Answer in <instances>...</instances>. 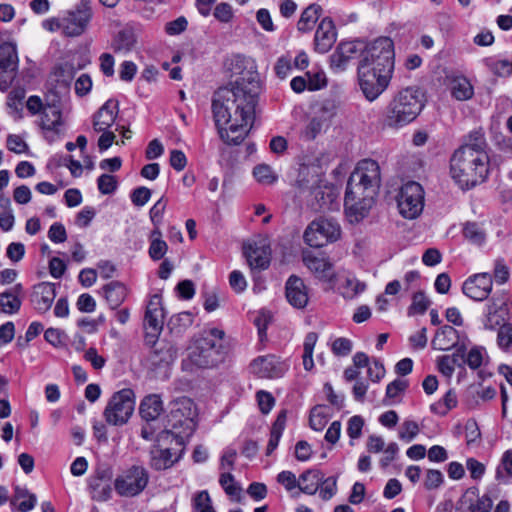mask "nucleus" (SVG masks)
<instances>
[{
  "label": "nucleus",
  "instance_id": "1",
  "mask_svg": "<svg viewBox=\"0 0 512 512\" xmlns=\"http://www.w3.org/2000/svg\"><path fill=\"white\" fill-rule=\"evenodd\" d=\"M258 92L257 73L248 71L214 93L213 117L223 141L238 145L244 140L254 120Z\"/></svg>",
  "mask_w": 512,
  "mask_h": 512
},
{
  "label": "nucleus",
  "instance_id": "2",
  "mask_svg": "<svg viewBox=\"0 0 512 512\" xmlns=\"http://www.w3.org/2000/svg\"><path fill=\"white\" fill-rule=\"evenodd\" d=\"M394 56L393 41L379 37L358 62V82L368 101H374L387 89L394 70Z\"/></svg>",
  "mask_w": 512,
  "mask_h": 512
},
{
  "label": "nucleus",
  "instance_id": "3",
  "mask_svg": "<svg viewBox=\"0 0 512 512\" xmlns=\"http://www.w3.org/2000/svg\"><path fill=\"white\" fill-rule=\"evenodd\" d=\"M483 135H469L467 143L454 152L450 160L452 178L462 189H470L484 182L489 173V157Z\"/></svg>",
  "mask_w": 512,
  "mask_h": 512
},
{
  "label": "nucleus",
  "instance_id": "4",
  "mask_svg": "<svg viewBox=\"0 0 512 512\" xmlns=\"http://www.w3.org/2000/svg\"><path fill=\"white\" fill-rule=\"evenodd\" d=\"M425 105L424 93L418 87L400 90L388 104L384 122L390 128H401L420 114Z\"/></svg>",
  "mask_w": 512,
  "mask_h": 512
},
{
  "label": "nucleus",
  "instance_id": "5",
  "mask_svg": "<svg viewBox=\"0 0 512 512\" xmlns=\"http://www.w3.org/2000/svg\"><path fill=\"white\" fill-rule=\"evenodd\" d=\"M225 332L212 328L206 336L197 338L188 348L187 360L184 365L192 369H210L217 367L224 361L225 353L222 340Z\"/></svg>",
  "mask_w": 512,
  "mask_h": 512
},
{
  "label": "nucleus",
  "instance_id": "6",
  "mask_svg": "<svg viewBox=\"0 0 512 512\" xmlns=\"http://www.w3.org/2000/svg\"><path fill=\"white\" fill-rule=\"evenodd\" d=\"M135 408V395L131 389H122L113 394L104 409L106 422L113 426H121L128 422Z\"/></svg>",
  "mask_w": 512,
  "mask_h": 512
},
{
  "label": "nucleus",
  "instance_id": "7",
  "mask_svg": "<svg viewBox=\"0 0 512 512\" xmlns=\"http://www.w3.org/2000/svg\"><path fill=\"white\" fill-rule=\"evenodd\" d=\"M191 405L192 402L189 399L178 400L174 403L168 415L167 427L170 429L167 430V432L181 440L190 437L196 427L193 417L191 416Z\"/></svg>",
  "mask_w": 512,
  "mask_h": 512
},
{
  "label": "nucleus",
  "instance_id": "8",
  "mask_svg": "<svg viewBox=\"0 0 512 512\" xmlns=\"http://www.w3.org/2000/svg\"><path fill=\"white\" fill-rule=\"evenodd\" d=\"M399 213L406 219H416L423 211L424 191L417 182L404 184L397 197Z\"/></svg>",
  "mask_w": 512,
  "mask_h": 512
},
{
  "label": "nucleus",
  "instance_id": "9",
  "mask_svg": "<svg viewBox=\"0 0 512 512\" xmlns=\"http://www.w3.org/2000/svg\"><path fill=\"white\" fill-rule=\"evenodd\" d=\"M148 482V471L142 466H132L116 477L114 487L120 496L134 497L146 488Z\"/></svg>",
  "mask_w": 512,
  "mask_h": 512
},
{
  "label": "nucleus",
  "instance_id": "10",
  "mask_svg": "<svg viewBox=\"0 0 512 512\" xmlns=\"http://www.w3.org/2000/svg\"><path fill=\"white\" fill-rule=\"evenodd\" d=\"M375 44V40L365 43L360 40L342 41L330 56V67L334 72L346 70L350 60L365 57L366 52Z\"/></svg>",
  "mask_w": 512,
  "mask_h": 512
},
{
  "label": "nucleus",
  "instance_id": "11",
  "mask_svg": "<svg viewBox=\"0 0 512 512\" xmlns=\"http://www.w3.org/2000/svg\"><path fill=\"white\" fill-rule=\"evenodd\" d=\"M341 234L339 224L326 218L312 221L304 232V241L311 247H322L328 242L336 241Z\"/></svg>",
  "mask_w": 512,
  "mask_h": 512
},
{
  "label": "nucleus",
  "instance_id": "12",
  "mask_svg": "<svg viewBox=\"0 0 512 512\" xmlns=\"http://www.w3.org/2000/svg\"><path fill=\"white\" fill-rule=\"evenodd\" d=\"M164 324V310L162 298L155 294L150 297L144 316L145 343L155 344L162 332Z\"/></svg>",
  "mask_w": 512,
  "mask_h": 512
},
{
  "label": "nucleus",
  "instance_id": "13",
  "mask_svg": "<svg viewBox=\"0 0 512 512\" xmlns=\"http://www.w3.org/2000/svg\"><path fill=\"white\" fill-rule=\"evenodd\" d=\"M91 17L89 1L82 0L75 10L67 13L61 23H56V27L61 28L67 36H79L85 31Z\"/></svg>",
  "mask_w": 512,
  "mask_h": 512
},
{
  "label": "nucleus",
  "instance_id": "14",
  "mask_svg": "<svg viewBox=\"0 0 512 512\" xmlns=\"http://www.w3.org/2000/svg\"><path fill=\"white\" fill-rule=\"evenodd\" d=\"M348 182L359 186L371 188L379 192L381 185V172L379 164L372 159H363L357 163Z\"/></svg>",
  "mask_w": 512,
  "mask_h": 512
},
{
  "label": "nucleus",
  "instance_id": "15",
  "mask_svg": "<svg viewBox=\"0 0 512 512\" xmlns=\"http://www.w3.org/2000/svg\"><path fill=\"white\" fill-rule=\"evenodd\" d=\"M304 265L320 281L332 282L335 279V270L333 264L322 253H314L305 250L302 253Z\"/></svg>",
  "mask_w": 512,
  "mask_h": 512
},
{
  "label": "nucleus",
  "instance_id": "16",
  "mask_svg": "<svg viewBox=\"0 0 512 512\" xmlns=\"http://www.w3.org/2000/svg\"><path fill=\"white\" fill-rule=\"evenodd\" d=\"M254 374L261 378H279L282 377L288 369L285 362L272 354L259 356L250 364Z\"/></svg>",
  "mask_w": 512,
  "mask_h": 512
},
{
  "label": "nucleus",
  "instance_id": "17",
  "mask_svg": "<svg viewBox=\"0 0 512 512\" xmlns=\"http://www.w3.org/2000/svg\"><path fill=\"white\" fill-rule=\"evenodd\" d=\"M112 470L109 467L98 468L89 478L88 488L91 498L96 501H107L112 495Z\"/></svg>",
  "mask_w": 512,
  "mask_h": 512
},
{
  "label": "nucleus",
  "instance_id": "18",
  "mask_svg": "<svg viewBox=\"0 0 512 512\" xmlns=\"http://www.w3.org/2000/svg\"><path fill=\"white\" fill-rule=\"evenodd\" d=\"M18 63L16 43L7 38V41L2 42V91L15 80Z\"/></svg>",
  "mask_w": 512,
  "mask_h": 512
},
{
  "label": "nucleus",
  "instance_id": "19",
  "mask_svg": "<svg viewBox=\"0 0 512 512\" xmlns=\"http://www.w3.org/2000/svg\"><path fill=\"white\" fill-rule=\"evenodd\" d=\"M492 278L488 273H479L469 277L463 284V293L475 300L483 301L488 297L492 290Z\"/></svg>",
  "mask_w": 512,
  "mask_h": 512
},
{
  "label": "nucleus",
  "instance_id": "20",
  "mask_svg": "<svg viewBox=\"0 0 512 512\" xmlns=\"http://www.w3.org/2000/svg\"><path fill=\"white\" fill-rule=\"evenodd\" d=\"M509 314L508 298L504 295L494 297L487 307V314L483 322L484 327L489 330L507 325L506 319Z\"/></svg>",
  "mask_w": 512,
  "mask_h": 512
},
{
  "label": "nucleus",
  "instance_id": "21",
  "mask_svg": "<svg viewBox=\"0 0 512 512\" xmlns=\"http://www.w3.org/2000/svg\"><path fill=\"white\" fill-rule=\"evenodd\" d=\"M152 347L148 362L151 369L168 367L176 359V348L167 341L156 340L155 344H148Z\"/></svg>",
  "mask_w": 512,
  "mask_h": 512
},
{
  "label": "nucleus",
  "instance_id": "22",
  "mask_svg": "<svg viewBox=\"0 0 512 512\" xmlns=\"http://www.w3.org/2000/svg\"><path fill=\"white\" fill-rule=\"evenodd\" d=\"M337 39V31L334 22L330 18H324L319 23L314 37L315 50L319 53H327Z\"/></svg>",
  "mask_w": 512,
  "mask_h": 512
},
{
  "label": "nucleus",
  "instance_id": "23",
  "mask_svg": "<svg viewBox=\"0 0 512 512\" xmlns=\"http://www.w3.org/2000/svg\"><path fill=\"white\" fill-rule=\"evenodd\" d=\"M285 288L286 298L290 305L297 309L306 307L309 301L308 288L300 277L296 275L290 276Z\"/></svg>",
  "mask_w": 512,
  "mask_h": 512
},
{
  "label": "nucleus",
  "instance_id": "24",
  "mask_svg": "<svg viewBox=\"0 0 512 512\" xmlns=\"http://www.w3.org/2000/svg\"><path fill=\"white\" fill-rule=\"evenodd\" d=\"M55 297V285L48 282H41L34 286L31 302L38 312L45 313L51 308Z\"/></svg>",
  "mask_w": 512,
  "mask_h": 512
},
{
  "label": "nucleus",
  "instance_id": "25",
  "mask_svg": "<svg viewBox=\"0 0 512 512\" xmlns=\"http://www.w3.org/2000/svg\"><path fill=\"white\" fill-rule=\"evenodd\" d=\"M375 201H366L361 198H353L351 196L344 197V210L345 215L350 223H359L363 219H365L372 207L374 206Z\"/></svg>",
  "mask_w": 512,
  "mask_h": 512
},
{
  "label": "nucleus",
  "instance_id": "26",
  "mask_svg": "<svg viewBox=\"0 0 512 512\" xmlns=\"http://www.w3.org/2000/svg\"><path fill=\"white\" fill-rule=\"evenodd\" d=\"M118 114V102L106 101L93 117V130L97 133L109 130Z\"/></svg>",
  "mask_w": 512,
  "mask_h": 512
},
{
  "label": "nucleus",
  "instance_id": "27",
  "mask_svg": "<svg viewBox=\"0 0 512 512\" xmlns=\"http://www.w3.org/2000/svg\"><path fill=\"white\" fill-rule=\"evenodd\" d=\"M311 194L314 197L315 202L312 201L311 206L315 210H332L334 204L338 198V193L332 186H320L316 185L312 190Z\"/></svg>",
  "mask_w": 512,
  "mask_h": 512
},
{
  "label": "nucleus",
  "instance_id": "28",
  "mask_svg": "<svg viewBox=\"0 0 512 512\" xmlns=\"http://www.w3.org/2000/svg\"><path fill=\"white\" fill-rule=\"evenodd\" d=\"M244 254L251 269H266L269 266L270 249L265 245H247Z\"/></svg>",
  "mask_w": 512,
  "mask_h": 512
},
{
  "label": "nucleus",
  "instance_id": "29",
  "mask_svg": "<svg viewBox=\"0 0 512 512\" xmlns=\"http://www.w3.org/2000/svg\"><path fill=\"white\" fill-rule=\"evenodd\" d=\"M458 331L449 325H444L435 333L431 345L434 349L447 351L457 346Z\"/></svg>",
  "mask_w": 512,
  "mask_h": 512
},
{
  "label": "nucleus",
  "instance_id": "30",
  "mask_svg": "<svg viewBox=\"0 0 512 512\" xmlns=\"http://www.w3.org/2000/svg\"><path fill=\"white\" fill-rule=\"evenodd\" d=\"M23 296L24 288L20 283L2 291V313L14 314L18 312L22 304Z\"/></svg>",
  "mask_w": 512,
  "mask_h": 512
},
{
  "label": "nucleus",
  "instance_id": "31",
  "mask_svg": "<svg viewBox=\"0 0 512 512\" xmlns=\"http://www.w3.org/2000/svg\"><path fill=\"white\" fill-rule=\"evenodd\" d=\"M449 79V89L453 98L458 101H466L474 95V89L470 81L464 76H453Z\"/></svg>",
  "mask_w": 512,
  "mask_h": 512
},
{
  "label": "nucleus",
  "instance_id": "32",
  "mask_svg": "<svg viewBox=\"0 0 512 512\" xmlns=\"http://www.w3.org/2000/svg\"><path fill=\"white\" fill-rule=\"evenodd\" d=\"M163 411V403L159 395L146 396L139 407L141 417L149 422L156 420Z\"/></svg>",
  "mask_w": 512,
  "mask_h": 512
},
{
  "label": "nucleus",
  "instance_id": "33",
  "mask_svg": "<svg viewBox=\"0 0 512 512\" xmlns=\"http://www.w3.org/2000/svg\"><path fill=\"white\" fill-rule=\"evenodd\" d=\"M323 480V473L317 469H309L299 476V489L301 492L314 495Z\"/></svg>",
  "mask_w": 512,
  "mask_h": 512
},
{
  "label": "nucleus",
  "instance_id": "34",
  "mask_svg": "<svg viewBox=\"0 0 512 512\" xmlns=\"http://www.w3.org/2000/svg\"><path fill=\"white\" fill-rule=\"evenodd\" d=\"M103 293L110 307L115 309L125 300L127 289L123 283L112 281L103 287Z\"/></svg>",
  "mask_w": 512,
  "mask_h": 512
},
{
  "label": "nucleus",
  "instance_id": "35",
  "mask_svg": "<svg viewBox=\"0 0 512 512\" xmlns=\"http://www.w3.org/2000/svg\"><path fill=\"white\" fill-rule=\"evenodd\" d=\"M464 358V347H458L456 353L452 355L440 356L437 360L439 371L446 377H451L455 371L456 366L461 365V360Z\"/></svg>",
  "mask_w": 512,
  "mask_h": 512
},
{
  "label": "nucleus",
  "instance_id": "36",
  "mask_svg": "<svg viewBox=\"0 0 512 512\" xmlns=\"http://www.w3.org/2000/svg\"><path fill=\"white\" fill-rule=\"evenodd\" d=\"M61 125V108L58 104H46L41 113V126L46 130H56Z\"/></svg>",
  "mask_w": 512,
  "mask_h": 512
},
{
  "label": "nucleus",
  "instance_id": "37",
  "mask_svg": "<svg viewBox=\"0 0 512 512\" xmlns=\"http://www.w3.org/2000/svg\"><path fill=\"white\" fill-rule=\"evenodd\" d=\"M322 8L318 4L309 5L301 14L297 23V28L301 32H307L312 29V26L317 22Z\"/></svg>",
  "mask_w": 512,
  "mask_h": 512
},
{
  "label": "nucleus",
  "instance_id": "38",
  "mask_svg": "<svg viewBox=\"0 0 512 512\" xmlns=\"http://www.w3.org/2000/svg\"><path fill=\"white\" fill-rule=\"evenodd\" d=\"M151 454V466L156 470L168 469L178 460V458H173L170 449H155Z\"/></svg>",
  "mask_w": 512,
  "mask_h": 512
},
{
  "label": "nucleus",
  "instance_id": "39",
  "mask_svg": "<svg viewBox=\"0 0 512 512\" xmlns=\"http://www.w3.org/2000/svg\"><path fill=\"white\" fill-rule=\"evenodd\" d=\"M25 98V89L23 87H15L7 97V109L15 118L20 117L23 110V100Z\"/></svg>",
  "mask_w": 512,
  "mask_h": 512
},
{
  "label": "nucleus",
  "instance_id": "40",
  "mask_svg": "<svg viewBox=\"0 0 512 512\" xmlns=\"http://www.w3.org/2000/svg\"><path fill=\"white\" fill-rule=\"evenodd\" d=\"M252 174L256 181L261 185H273L278 180V174L271 166L265 163L256 165L253 168Z\"/></svg>",
  "mask_w": 512,
  "mask_h": 512
},
{
  "label": "nucleus",
  "instance_id": "41",
  "mask_svg": "<svg viewBox=\"0 0 512 512\" xmlns=\"http://www.w3.org/2000/svg\"><path fill=\"white\" fill-rule=\"evenodd\" d=\"M378 195V191L371 188L359 186L356 183L347 182L345 196H351L355 198H361L366 201H375Z\"/></svg>",
  "mask_w": 512,
  "mask_h": 512
},
{
  "label": "nucleus",
  "instance_id": "42",
  "mask_svg": "<svg viewBox=\"0 0 512 512\" xmlns=\"http://www.w3.org/2000/svg\"><path fill=\"white\" fill-rule=\"evenodd\" d=\"M319 182V177L315 173H311L310 168L301 166L298 172L296 184L301 190L311 191Z\"/></svg>",
  "mask_w": 512,
  "mask_h": 512
},
{
  "label": "nucleus",
  "instance_id": "43",
  "mask_svg": "<svg viewBox=\"0 0 512 512\" xmlns=\"http://www.w3.org/2000/svg\"><path fill=\"white\" fill-rule=\"evenodd\" d=\"M478 488L470 487L461 496L457 503L459 512H474V504L478 501Z\"/></svg>",
  "mask_w": 512,
  "mask_h": 512
},
{
  "label": "nucleus",
  "instance_id": "44",
  "mask_svg": "<svg viewBox=\"0 0 512 512\" xmlns=\"http://www.w3.org/2000/svg\"><path fill=\"white\" fill-rule=\"evenodd\" d=\"M364 283L354 278H347L340 286L341 294L346 299H353L365 290Z\"/></svg>",
  "mask_w": 512,
  "mask_h": 512
},
{
  "label": "nucleus",
  "instance_id": "45",
  "mask_svg": "<svg viewBox=\"0 0 512 512\" xmlns=\"http://www.w3.org/2000/svg\"><path fill=\"white\" fill-rule=\"evenodd\" d=\"M457 405V397L455 392L452 390H449L441 401L433 404L431 406L432 411H434L437 414L445 415L448 413L449 410L456 407Z\"/></svg>",
  "mask_w": 512,
  "mask_h": 512
},
{
  "label": "nucleus",
  "instance_id": "46",
  "mask_svg": "<svg viewBox=\"0 0 512 512\" xmlns=\"http://www.w3.org/2000/svg\"><path fill=\"white\" fill-rule=\"evenodd\" d=\"M324 121L320 117H313L309 120L305 128L301 132V137L304 140H314L322 131Z\"/></svg>",
  "mask_w": 512,
  "mask_h": 512
},
{
  "label": "nucleus",
  "instance_id": "47",
  "mask_svg": "<svg viewBox=\"0 0 512 512\" xmlns=\"http://www.w3.org/2000/svg\"><path fill=\"white\" fill-rule=\"evenodd\" d=\"M75 67L73 63L64 62L57 65L54 69V74L57 77L58 82H62L65 85H68L75 75Z\"/></svg>",
  "mask_w": 512,
  "mask_h": 512
},
{
  "label": "nucleus",
  "instance_id": "48",
  "mask_svg": "<svg viewBox=\"0 0 512 512\" xmlns=\"http://www.w3.org/2000/svg\"><path fill=\"white\" fill-rule=\"evenodd\" d=\"M464 236L473 244L480 245L485 241V233L477 223H467L463 230Z\"/></svg>",
  "mask_w": 512,
  "mask_h": 512
},
{
  "label": "nucleus",
  "instance_id": "49",
  "mask_svg": "<svg viewBox=\"0 0 512 512\" xmlns=\"http://www.w3.org/2000/svg\"><path fill=\"white\" fill-rule=\"evenodd\" d=\"M497 345L504 351H509L512 347V324L501 325L497 333Z\"/></svg>",
  "mask_w": 512,
  "mask_h": 512
},
{
  "label": "nucleus",
  "instance_id": "50",
  "mask_svg": "<svg viewBox=\"0 0 512 512\" xmlns=\"http://www.w3.org/2000/svg\"><path fill=\"white\" fill-rule=\"evenodd\" d=\"M318 490L322 500L327 501L331 499L337 491V478L333 476L326 479L323 478Z\"/></svg>",
  "mask_w": 512,
  "mask_h": 512
},
{
  "label": "nucleus",
  "instance_id": "51",
  "mask_svg": "<svg viewBox=\"0 0 512 512\" xmlns=\"http://www.w3.org/2000/svg\"><path fill=\"white\" fill-rule=\"evenodd\" d=\"M444 482V475L440 470L428 469L424 478V487L427 490L438 489Z\"/></svg>",
  "mask_w": 512,
  "mask_h": 512
},
{
  "label": "nucleus",
  "instance_id": "52",
  "mask_svg": "<svg viewBox=\"0 0 512 512\" xmlns=\"http://www.w3.org/2000/svg\"><path fill=\"white\" fill-rule=\"evenodd\" d=\"M430 305L429 299L421 291L415 293L412 298V304L409 307L410 314H424Z\"/></svg>",
  "mask_w": 512,
  "mask_h": 512
},
{
  "label": "nucleus",
  "instance_id": "53",
  "mask_svg": "<svg viewBox=\"0 0 512 512\" xmlns=\"http://www.w3.org/2000/svg\"><path fill=\"white\" fill-rule=\"evenodd\" d=\"M99 191L104 195H109L117 189V180L109 174H102L97 180Z\"/></svg>",
  "mask_w": 512,
  "mask_h": 512
},
{
  "label": "nucleus",
  "instance_id": "54",
  "mask_svg": "<svg viewBox=\"0 0 512 512\" xmlns=\"http://www.w3.org/2000/svg\"><path fill=\"white\" fill-rule=\"evenodd\" d=\"M419 431V426L415 421L406 420L403 422L399 431V438L406 442H410L418 435Z\"/></svg>",
  "mask_w": 512,
  "mask_h": 512
},
{
  "label": "nucleus",
  "instance_id": "55",
  "mask_svg": "<svg viewBox=\"0 0 512 512\" xmlns=\"http://www.w3.org/2000/svg\"><path fill=\"white\" fill-rule=\"evenodd\" d=\"M167 250L168 245L163 239H152L148 253L152 260L157 261L164 257Z\"/></svg>",
  "mask_w": 512,
  "mask_h": 512
},
{
  "label": "nucleus",
  "instance_id": "56",
  "mask_svg": "<svg viewBox=\"0 0 512 512\" xmlns=\"http://www.w3.org/2000/svg\"><path fill=\"white\" fill-rule=\"evenodd\" d=\"M219 483L230 496L239 494L240 488L234 483V477L230 472L223 471L219 478Z\"/></svg>",
  "mask_w": 512,
  "mask_h": 512
},
{
  "label": "nucleus",
  "instance_id": "57",
  "mask_svg": "<svg viewBox=\"0 0 512 512\" xmlns=\"http://www.w3.org/2000/svg\"><path fill=\"white\" fill-rule=\"evenodd\" d=\"M271 321L272 314L269 311L265 310L260 311L257 317L255 318L254 323L257 326L258 334L261 341H263L266 338V330Z\"/></svg>",
  "mask_w": 512,
  "mask_h": 512
},
{
  "label": "nucleus",
  "instance_id": "58",
  "mask_svg": "<svg viewBox=\"0 0 512 512\" xmlns=\"http://www.w3.org/2000/svg\"><path fill=\"white\" fill-rule=\"evenodd\" d=\"M194 506L198 512H215L211 505L209 493L206 490L199 492L195 496Z\"/></svg>",
  "mask_w": 512,
  "mask_h": 512
},
{
  "label": "nucleus",
  "instance_id": "59",
  "mask_svg": "<svg viewBox=\"0 0 512 512\" xmlns=\"http://www.w3.org/2000/svg\"><path fill=\"white\" fill-rule=\"evenodd\" d=\"M258 406L263 414H268L275 404V399L271 393L260 390L256 394Z\"/></svg>",
  "mask_w": 512,
  "mask_h": 512
},
{
  "label": "nucleus",
  "instance_id": "60",
  "mask_svg": "<svg viewBox=\"0 0 512 512\" xmlns=\"http://www.w3.org/2000/svg\"><path fill=\"white\" fill-rule=\"evenodd\" d=\"M308 89L310 91L320 90L326 86V77L324 72H307L306 73Z\"/></svg>",
  "mask_w": 512,
  "mask_h": 512
},
{
  "label": "nucleus",
  "instance_id": "61",
  "mask_svg": "<svg viewBox=\"0 0 512 512\" xmlns=\"http://www.w3.org/2000/svg\"><path fill=\"white\" fill-rule=\"evenodd\" d=\"M25 255V246L21 242H12L6 249V257L13 263L23 259Z\"/></svg>",
  "mask_w": 512,
  "mask_h": 512
},
{
  "label": "nucleus",
  "instance_id": "62",
  "mask_svg": "<svg viewBox=\"0 0 512 512\" xmlns=\"http://www.w3.org/2000/svg\"><path fill=\"white\" fill-rule=\"evenodd\" d=\"M292 67H293V65H292L291 57L288 55H283L280 58H278L274 69H275L276 75L279 78L284 79L288 76Z\"/></svg>",
  "mask_w": 512,
  "mask_h": 512
},
{
  "label": "nucleus",
  "instance_id": "63",
  "mask_svg": "<svg viewBox=\"0 0 512 512\" xmlns=\"http://www.w3.org/2000/svg\"><path fill=\"white\" fill-rule=\"evenodd\" d=\"M364 420L361 416L355 415L348 421L347 434L351 439H357L361 436Z\"/></svg>",
  "mask_w": 512,
  "mask_h": 512
},
{
  "label": "nucleus",
  "instance_id": "64",
  "mask_svg": "<svg viewBox=\"0 0 512 512\" xmlns=\"http://www.w3.org/2000/svg\"><path fill=\"white\" fill-rule=\"evenodd\" d=\"M49 239L54 243H63L67 239L65 227L61 223H53L48 231Z\"/></svg>",
  "mask_w": 512,
  "mask_h": 512
}]
</instances>
